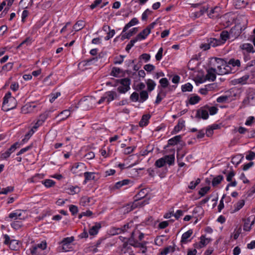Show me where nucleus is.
<instances>
[{
  "instance_id": "obj_1",
  "label": "nucleus",
  "mask_w": 255,
  "mask_h": 255,
  "mask_svg": "<svg viewBox=\"0 0 255 255\" xmlns=\"http://www.w3.org/2000/svg\"><path fill=\"white\" fill-rule=\"evenodd\" d=\"M213 66H216L217 69L213 67H211L207 70V74L205 76L206 79L208 81H214L216 78V74L218 75H224L227 74V71L225 68H222L221 64H217L214 61L211 62Z\"/></svg>"
},
{
  "instance_id": "obj_2",
  "label": "nucleus",
  "mask_w": 255,
  "mask_h": 255,
  "mask_svg": "<svg viewBox=\"0 0 255 255\" xmlns=\"http://www.w3.org/2000/svg\"><path fill=\"white\" fill-rule=\"evenodd\" d=\"M215 62L218 64H221L222 68H225L227 71V73L229 72L233 73L231 67L235 68L237 67V70H238L239 68L241 66V62L239 59H235L234 58L230 59L229 61L225 65V61L221 58H215Z\"/></svg>"
},
{
  "instance_id": "obj_3",
  "label": "nucleus",
  "mask_w": 255,
  "mask_h": 255,
  "mask_svg": "<svg viewBox=\"0 0 255 255\" xmlns=\"http://www.w3.org/2000/svg\"><path fill=\"white\" fill-rule=\"evenodd\" d=\"M96 102V100L94 97H85L78 102L77 108L79 107L83 110H89L94 107Z\"/></svg>"
},
{
  "instance_id": "obj_4",
  "label": "nucleus",
  "mask_w": 255,
  "mask_h": 255,
  "mask_svg": "<svg viewBox=\"0 0 255 255\" xmlns=\"http://www.w3.org/2000/svg\"><path fill=\"white\" fill-rule=\"evenodd\" d=\"M237 30V29L236 26L232 27L229 33L227 31L224 30L221 33L220 37L224 41H226L228 39L231 37L236 38L240 34L239 31H238L237 33L236 32Z\"/></svg>"
},
{
  "instance_id": "obj_5",
  "label": "nucleus",
  "mask_w": 255,
  "mask_h": 255,
  "mask_svg": "<svg viewBox=\"0 0 255 255\" xmlns=\"http://www.w3.org/2000/svg\"><path fill=\"white\" fill-rule=\"evenodd\" d=\"M9 102L13 103V105L12 106L7 105V108L5 109V111H8L11 109H13L16 107V100L14 97H11L10 92H8L4 96L3 98L2 108H5L6 105L8 104Z\"/></svg>"
},
{
  "instance_id": "obj_6",
  "label": "nucleus",
  "mask_w": 255,
  "mask_h": 255,
  "mask_svg": "<svg viewBox=\"0 0 255 255\" xmlns=\"http://www.w3.org/2000/svg\"><path fill=\"white\" fill-rule=\"evenodd\" d=\"M117 97V94L114 91H108L105 93L104 95L101 97L100 100L97 102L98 104H101L103 103L105 100H107V103L109 104L111 101H113Z\"/></svg>"
},
{
  "instance_id": "obj_7",
  "label": "nucleus",
  "mask_w": 255,
  "mask_h": 255,
  "mask_svg": "<svg viewBox=\"0 0 255 255\" xmlns=\"http://www.w3.org/2000/svg\"><path fill=\"white\" fill-rule=\"evenodd\" d=\"M27 217L26 212L22 210H16L9 215V218L14 220H24Z\"/></svg>"
},
{
  "instance_id": "obj_8",
  "label": "nucleus",
  "mask_w": 255,
  "mask_h": 255,
  "mask_svg": "<svg viewBox=\"0 0 255 255\" xmlns=\"http://www.w3.org/2000/svg\"><path fill=\"white\" fill-rule=\"evenodd\" d=\"M74 240V237H67L64 238L61 244L62 246V250L64 252H68L72 248L71 243Z\"/></svg>"
},
{
  "instance_id": "obj_9",
  "label": "nucleus",
  "mask_w": 255,
  "mask_h": 255,
  "mask_svg": "<svg viewBox=\"0 0 255 255\" xmlns=\"http://www.w3.org/2000/svg\"><path fill=\"white\" fill-rule=\"evenodd\" d=\"M86 168L85 164L83 163H76L71 167V170L73 173L81 175L82 171Z\"/></svg>"
},
{
  "instance_id": "obj_10",
  "label": "nucleus",
  "mask_w": 255,
  "mask_h": 255,
  "mask_svg": "<svg viewBox=\"0 0 255 255\" xmlns=\"http://www.w3.org/2000/svg\"><path fill=\"white\" fill-rule=\"evenodd\" d=\"M209 110L207 109L206 107L201 108L197 111L195 116L196 118H202L203 120H207L209 117Z\"/></svg>"
},
{
  "instance_id": "obj_11",
  "label": "nucleus",
  "mask_w": 255,
  "mask_h": 255,
  "mask_svg": "<svg viewBox=\"0 0 255 255\" xmlns=\"http://www.w3.org/2000/svg\"><path fill=\"white\" fill-rule=\"evenodd\" d=\"M36 107V105L33 103H27L21 108V113L24 114H26L33 112Z\"/></svg>"
},
{
  "instance_id": "obj_12",
  "label": "nucleus",
  "mask_w": 255,
  "mask_h": 255,
  "mask_svg": "<svg viewBox=\"0 0 255 255\" xmlns=\"http://www.w3.org/2000/svg\"><path fill=\"white\" fill-rule=\"evenodd\" d=\"M200 242L194 244V246L196 248H202L208 245L211 241L210 239L206 238L205 236H202L200 237Z\"/></svg>"
},
{
  "instance_id": "obj_13",
  "label": "nucleus",
  "mask_w": 255,
  "mask_h": 255,
  "mask_svg": "<svg viewBox=\"0 0 255 255\" xmlns=\"http://www.w3.org/2000/svg\"><path fill=\"white\" fill-rule=\"evenodd\" d=\"M220 12L221 8L218 6H215L210 10L208 15L210 18H216L220 17Z\"/></svg>"
},
{
  "instance_id": "obj_14",
  "label": "nucleus",
  "mask_w": 255,
  "mask_h": 255,
  "mask_svg": "<svg viewBox=\"0 0 255 255\" xmlns=\"http://www.w3.org/2000/svg\"><path fill=\"white\" fill-rule=\"evenodd\" d=\"M94 202L93 199L88 196L82 197L80 201V204L83 206H88L93 205Z\"/></svg>"
},
{
  "instance_id": "obj_15",
  "label": "nucleus",
  "mask_w": 255,
  "mask_h": 255,
  "mask_svg": "<svg viewBox=\"0 0 255 255\" xmlns=\"http://www.w3.org/2000/svg\"><path fill=\"white\" fill-rule=\"evenodd\" d=\"M85 182L89 180H95L99 178L98 174L95 172H85L84 173Z\"/></svg>"
},
{
  "instance_id": "obj_16",
  "label": "nucleus",
  "mask_w": 255,
  "mask_h": 255,
  "mask_svg": "<svg viewBox=\"0 0 255 255\" xmlns=\"http://www.w3.org/2000/svg\"><path fill=\"white\" fill-rule=\"evenodd\" d=\"M71 115V111L70 109L65 110L62 111L60 114H59L56 118H59V122H60L62 121H64L67 119Z\"/></svg>"
},
{
  "instance_id": "obj_17",
  "label": "nucleus",
  "mask_w": 255,
  "mask_h": 255,
  "mask_svg": "<svg viewBox=\"0 0 255 255\" xmlns=\"http://www.w3.org/2000/svg\"><path fill=\"white\" fill-rule=\"evenodd\" d=\"M185 121L182 119L178 121V124L174 127V128L172 131V134H175L180 131L184 127Z\"/></svg>"
},
{
  "instance_id": "obj_18",
  "label": "nucleus",
  "mask_w": 255,
  "mask_h": 255,
  "mask_svg": "<svg viewBox=\"0 0 255 255\" xmlns=\"http://www.w3.org/2000/svg\"><path fill=\"white\" fill-rule=\"evenodd\" d=\"M254 224V220L251 221L250 218H248L244 220V225L243 229L246 231H250L251 229L252 226Z\"/></svg>"
},
{
  "instance_id": "obj_19",
  "label": "nucleus",
  "mask_w": 255,
  "mask_h": 255,
  "mask_svg": "<svg viewBox=\"0 0 255 255\" xmlns=\"http://www.w3.org/2000/svg\"><path fill=\"white\" fill-rule=\"evenodd\" d=\"M150 33V28L146 27L136 37L138 40L144 39Z\"/></svg>"
},
{
  "instance_id": "obj_20",
  "label": "nucleus",
  "mask_w": 255,
  "mask_h": 255,
  "mask_svg": "<svg viewBox=\"0 0 255 255\" xmlns=\"http://www.w3.org/2000/svg\"><path fill=\"white\" fill-rule=\"evenodd\" d=\"M137 31V28L134 27L130 29L128 33H123L122 32L121 39L122 40L125 39H129L133 34L136 33Z\"/></svg>"
},
{
  "instance_id": "obj_21",
  "label": "nucleus",
  "mask_w": 255,
  "mask_h": 255,
  "mask_svg": "<svg viewBox=\"0 0 255 255\" xmlns=\"http://www.w3.org/2000/svg\"><path fill=\"white\" fill-rule=\"evenodd\" d=\"M231 94L229 92H227L226 95L221 96L217 99V102L219 103H224L229 101H231Z\"/></svg>"
},
{
  "instance_id": "obj_22",
  "label": "nucleus",
  "mask_w": 255,
  "mask_h": 255,
  "mask_svg": "<svg viewBox=\"0 0 255 255\" xmlns=\"http://www.w3.org/2000/svg\"><path fill=\"white\" fill-rule=\"evenodd\" d=\"M103 30L105 31L109 30V31L107 33V35L105 37L106 40H108L114 36L115 34V31L114 29L110 30V27L108 25H104L103 27Z\"/></svg>"
},
{
  "instance_id": "obj_23",
  "label": "nucleus",
  "mask_w": 255,
  "mask_h": 255,
  "mask_svg": "<svg viewBox=\"0 0 255 255\" xmlns=\"http://www.w3.org/2000/svg\"><path fill=\"white\" fill-rule=\"evenodd\" d=\"M136 234H138V240L139 241H141L144 236V235L143 233L140 232L138 230H134V231H132L131 234L130 238L129 239V241L130 242H135L134 240V235Z\"/></svg>"
},
{
  "instance_id": "obj_24",
  "label": "nucleus",
  "mask_w": 255,
  "mask_h": 255,
  "mask_svg": "<svg viewBox=\"0 0 255 255\" xmlns=\"http://www.w3.org/2000/svg\"><path fill=\"white\" fill-rule=\"evenodd\" d=\"M182 138L181 135L174 136L168 140V145H175L179 143Z\"/></svg>"
},
{
  "instance_id": "obj_25",
  "label": "nucleus",
  "mask_w": 255,
  "mask_h": 255,
  "mask_svg": "<svg viewBox=\"0 0 255 255\" xmlns=\"http://www.w3.org/2000/svg\"><path fill=\"white\" fill-rule=\"evenodd\" d=\"M138 23V19L134 17L131 19V20L124 27L122 32H125L129 27L137 24Z\"/></svg>"
},
{
  "instance_id": "obj_26",
  "label": "nucleus",
  "mask_w": 255,
  "mask_h": 255,
  "mask_svg": "<svg viewBox=\"0 0 255 255\" xmlns=\"http://www.w3.org/2000/svg\"><path fill=\"white\" fill-rule=\"evenodd\" d=\"M101 228V225L99 223H95L89 230V233L91 235H95L98 233L99 230Z\"/></svg>"
},
{
  "instance_id": "obj_27",
  "label": "nucleus",
  "mask_w": 255,
  "mask_h": 255,
  "mask_svg": "<svg viewBox=\"0 0 255 255\" xmlns=\"http://www.w3.org/2000/svg\"><path fill=\"white\" fill-rule=\"evenodd\" d=\"M150 118V115H144L142 116L141 120H140L139 125L140 127H143L147 125L148 120Z\"/></svg>"
},
{
  "instance_id": "obj_28",
  "label": "nucleus",
  "mask_w": 255,
  "mask_h": 255,
  "mask_svg": "<svg viewBox=\"0 0 255 255\" xmlns=\"http://www.w3.org/2000/svg\"><path fill=\"white\" fill-rule=\"evenodd\" d=\"M192 233L193 232L191 230H189L186 232L184 233L182 236L181 242L182 243H186L187 242V239L190 237Z\"/></svg>"
},
{
  "instance_id": "obj_29",
  "label": "nucleus",
  "mask_w": 255,
  "mask_h": 255,
  "mask_svg": "<svg viewBox=\"0 0 255 255\" xmlns=\"http://www.w3.org/2000/svg\"><path fill=\"white\" fill-rule=\"evenodd\" d=\"M248 3V0H236L235 5L237 8H241L245 7Z\"/></svg>"
},
{
  "instance_id": "obj_30",
  "label": "nucleus",
  "mask_w": 255,
  "mask_h": 255,
  "mask_svg": "<svg viewBox=\"0 0 255 255\" xmlns=\"http://www.w3.org/2000/svg\"><path fill=\"white\" fill-rule=\"evenodd\" d=\"M68 192L69 194L74 195L75 194H77L80 191V188L77 186H70L68 189Z\"/></svg>"
},
{
  "instance_id": "obj_31",
  "label": "nucleus",
  "mask_w": 255,
  "mask_h": 255,
  "mask_svg": "<svg viewBox=\"0 0 255 255\" xmlns=\"http://www.w3.org/2000/svg\"><path fill=\"white\" fill-rule=\"evenodd\" d=\"M241 48L243 50H246L248 52H254V47L250 43H244L241 45Z\"/></svg>"
},
{
  "instance_id": "obj_32",
  "label": "nucleus",
  "mask_w": 255,
  "mask_h": 255,
  "mask_svg": "<svg viewBox=\"0 0 255 255\" xmlns=\"http://www.w3.org/2000/svg\"><path fill=\"white\" fill-rule=\"evenodd\" d=\"M84 22L83 20H79L73 26V28L75 31H78L84 28Z\"/></svg>"
},
{
  "instance_id": "obj_33",
  "label": "nucleus",
  "mask_w": 255,
  "mask_h": 255,
  "mask_svg": "<svg viewBox=\"0 0 255 255\" xmlns=\"http://www.w3.org/2000/svg\"><path fill=\"white\" fill-rule=\"evenodd\" d=\"M129 182L130 180L128 179H124L122 181H119L115 184L114 188L115 189H119L124 185H128Z\"/></svg>"
},
{
  "instance_id": "obj_34",
  "label": "nucleus",
  "mask_w": 255,
  "mask_h": 255,
  "mask_svg": "<svg viewBox=\"0 0 255 255\" xmlns=\"http://www.w3.org/2000/svg\"><path fill=\"white\" fill-rule=\"evenodd\" d=\"M19 4L22 5V8H27L33 4V0H21Z\"/></svg>"
},
{
  "instance_id": "obj_35",
  "label": "nucleus",
  "mask_w": 255,
  "mask_h": 255,
  "mask_svg": "<svg viewBox=\"0 0 255 255\" xmlns=\"http://www.w3.org/2000/svg\"><path fill=\"white\" fill-rule=\"evenodd\" d=\"M140 98L139 100V102L143 103L145 101H146L148 98V94L147 91H142L139 94Z\"/></svg>"
},
{
  "instance_id": "obj_36",
  "label": "nucleus",
  "mask_w": 255,
  "mask_h": 255,
  "mask_svg": "<svg viewBox=\"0 0 255 255\" xmlns=\"http://www.w3.org/2000/svg\"><path fill=\"white\" fill-rule=\"evenodd\" d=\"M147 90L148 91H152L156 86V83L151 79H148L146 81Z\"/></svg>"
},
{
  "instance_id": "obj_37",
  "label": "nucleus",
  "mask_w": 255,
  "mask_h": 255,
  "mask_svg": "<svg viewBox=\"0 0 255 255\" xmlns=\"http://www.w3.org/2000/svg\"><path fill=\"white\" fill-rule=\"evenodd\" d=\"M9 247L12 250H17L18 248V242L17 240H12L10 241Z\"/></svg>"
},
{
  "instance_id": "obj_38",
  "label": "nucleus",
  "mask_w": 255,
  "mask_h": 255,
  "mask_svg": "<svg viewBox=\"0 0 255 255\" xmlns=\"http://www.w3.org/2000/svg\"><path fill=\"white\" fill-rule=\"evenodd\" d=\"M165 162L167 163L169 165H172L174 162L175 157L174 154L170 155H166L164 156Z\"/></svg>"
},
{
  "instance_id": "obj_39",
  "label": "nucleus",
  "mask_w": 255,
  "mask_h": 255,
  "mask_svg": "<svg viewBox=\"0 0 255 255\" xmlns=\"http://www.w3.org/2000/svg\"><path fill=\"white\" fill-rule=\"evenodd\" d=\"M223 179L222 175H218L213 178L212 184L213 186H216L218 185Z\"/></svg>"
},
{
  "instance_id": "obj_40",
  "label": "nucleus",
  "mask_w": 255,
  "mask_h": 255,
  "mask_svg": "<svg viewBox=\"0 0 255 255\" xmlns=\"http://www.w3.org/2000/svg\"><path fill=\"white\" fill-rule=\"evenodd\" d=\"M22 220H14L11 224V227L15 229V230H18L19 229L21 226H22V222H21Z\"/></svg>"
},
{
  "instance_id": "obj_41",
  "label": "nucleus",
  "mask_w": 255,
  "mask_h": 255,
  "mask_svg": "<svg viewBox=\"0 0 255 255\" xmlns=\"http://www.w3.org/2000/svg\"><path fill=\"white\" fill-rule=\"evenodd\" d=\"M149 203V200L148 199H144L142 201L139 200H134V204L136 206H139V207H142L144 206L145 205L148 204Z\"/></svg>"
},
{
  "instance_id": "obj_42",
  "label": "nucleus",
  "mask_w": 255,
  "mask_h": 255,
  "mask_svg": "<svg viewBox=\"0 0 255 255\" xmlns=\"http://www.w3.org/2000/svg\"><path fill=\"white\" fill-rule=\"evenodd\" d=\"M121 85L128 88H130V80L128 78L122 79L119 80Z\"/></svg>"
},
{
  "instance_id": "obj_43",
  "label": "nucleus",
  "mask_w": 255,
  "mask_h": 255,
  "mask_svg": "<svg viewBox=\"0 0 255 255\" xmlns=\"http://www.w3.org/2000/svg\"><path fill=\"white\" fill-rule=\"evenodd\" d=\"M245 205V201L244 200H239L236 204H235L234 212H236L240 210Z\"/></svg>"
},
{
  "instance_id": "obj_44",
  "label": "nucleus",
  "mask_w": 255,
  "mask_h": 255,
  "mask_svg": "<svg viewBox=\"0 0 255 255\" xmlns=\"http://www.w3.org/2000/svg\"><path fill=\"white\" fill-rule=\"evenodd\" d=\"M165 158L163 157L160 158L155 161V165L158 168L163 167L165 164Z\"/></svg>"
},
{
  "instance_id": "obj_45",
  "label": "nucleus",
  "mask_w": 255,
  "mask_h": 255,
  "mask_svg": "<svg viewBox=\"0 0 255 255\" xmlns=\"http://www.w3.org/2000/svg\"><path fill=\"white\" fill-rule=\"evenodd\" d=\"M181 89L182 92H190L192 90L193 86L190 83H188L185 85H182Z\"/></svg>"
},
{
  "instance_id": "obj_46",
  "label": "nucleus",
  "mask_w": 255,
  "mask_h": 255,
  "mask_svg": "<svg viewBox=\"0 0 255 255\" xmlns=\"http://www.w3.org/2000/svg\"><path fill=\"white\" fill-rule=\"evenodd\" d=\"M166 94L165 92L161 91L157 96L155 103L158 104L161 100L165 97Z\"/></svg>"
},
{
  "instance_id": "obj_47",
  "label": "nucleus",
  "mask_w": 255,
  "mask_h": 255,
  "mask_svg": "<svg viewBox=\"0 0 255 255\" xmlns=\"http://www.w3.org/2000/svg\"><path fill=\"white\" fill-rule=\"evenodd\" d=\"M145 195L146 193H145V190L142 189L135 196V200H141L145 196Z\"/></svg>"
},
{
  "instance_id": "obj_48",
  "label": "nucleus",
  "mask_w": 255,
  "mask_h": 255,
  "mask_svg": "<svg viewBox=\"0 0 255 255\" xmlns=\"http://www.w3.org/2000/svg\"><path fill=\"white\" fill-rule=\"evenodd\" d=\"M122 73V70L120 68L113 67L111 75L114 77H118Z\"/></svg>"
},
{
  "instance_id": "obj_49",
  "label": "nucleus",
  "mask_w": 255,
  "mask_h": 255,
  "mask_svg": "<svg viewBox=\"0 0 255 255\" xmlns=\"http://www.w3.org/2000/svg\"><path fill=\"white\" fill-rule=\"evenodd\" d=\"M43 184L46 187H51L55 184V182L51 179H46L42 181Z\"/></svg>"
},
{
  "instance_id": "obj_50",
  "label": "nucleus",
  "mask_w": 255,
  "mask_h": 255,
  "mask_svg": "<svg viewBox=\"0 0 255 255\" xmlns=\"http://www.w3.org/2000/svg\"><path fill=\"white\" fill-rule=\"evenodd\" d=\"M14 188L12 186H8L4 188H2L1 190L0 191V194H7L9 192H11L13 191Z\"/></svg>"
},
{
  "instance_id": "obj_51",
  "label": "nucleus",
  "mask_w": 255,
  "mask_h": 255,
  "mask_svg": "<svg viewBox=\"0 0 255 255\" xmlns=\"http://www.w3.org/2000/svg\"><path fill=\"white\" fill-rule=\"evenodd\" d=\"M138 40L136 37L134 39H132L130 41V42L127 44L126 47V50L127 52H128L129 50L131 48V47L134 45V43L137 42Z\"/></svg>"
},
{
  "instance_id": "obj_52",
  "label": "nucleus",
  "mask_w": 255,
  "mask_h": 255,
  "mask_svg": "<svg viewBox=\"0 0 255 255\" xmlns=\"http://www.w3.org/2000/svg\"><path fill=\"white\" fill-rule=\"evenodd\" d=\"M207 41H208L210 47H215L218 45L220 43V41L215 38H210V39H208Z\"/></svg>"
},
{
  "instance_id": "obj_53",
  "label": "nucleus",
  "mask_w": 255,
  "mask_h": 255,
  "mask_svg": "<svg viewBox=\"0 0 255 255\" xmlns=\"http://www.w3.org/2000/svg\"><path fill=\"white\" fill-rule=\"evenodd\" d=\"M152 11L149 9H146L142 14L141 19L143 21L146 20L147 17L148 15H150L152 13Z\"/></svg>"
},
{
  "instance_id": "obj_54",
  "label": "nucleus",
  "mask_w": 255,
  "mask_h": 255,
  "mask_svg": "<svg viewBox=\"0 0 255 255\" xmlns=\"http://www.w3.org/2000/svg\"><path fill=\"white\" fill-rule=\"evenodd\" d=\"M125 57L124 55H120L119 56L116 57L114 58V63L115 64H121L124 61V59Z\"/></svg>"
},
{
  "instance_id": "obj_55",
  "label": "nucleus",
  "mask_w": 255,
  "mask_h": 255,
  "mask_svg": "<svg viewBox=\"0 0 255 255\" xmlns=\"http://www.w3.org/2000/svg\"><path fill=\"white\" fill-rule=\"evenodd\" d=\"M147 242H143L142 243H137L135 241V242L133 243H130V245L136 248H145V246L146 245Z\"/></svg>"
},
{
  "instance_id": "obj_56",
  "label": "nucleus",
  "mask_w": 255,
  "mask_h": 255,
  "mask_svg": "<svg viewBox=\"0 0 255 255\" xmlns=\"http://www.w3.org/2000/svg\"><path fill=\"white\" fill-rule=\"evenodd\" d=\"M200 100V98L198 96L191 97L189 99V103L191 105L197 104Z\"/></svg>"
},
{
  "instance_id": "obj_57",
  "label": "nucleus",
  "mask_w": 255,
  "mask_h": 255,
  "mask_svg": "<svg viewBox=\"0 0 255 255\" xmlns=\"http://www.w3.org/2000/svg\"><path fill=\"white\" fill-rule=\"evenodd\" d=\"M34 132V130H33V128H31L27 134H25L24 138L22 140V142L24 143L26 142L29 138L32 136V135Z\"/></svg>"
},
{
  "instance_id": "obj_58",
  "label": "nucleus",
  "mask_w": 255,
  "mask_h": 255,
  "mask_svg": "<svg viewBox=\"0 0 255 255\" xmlns=\"http://www.w3.org/2000/svg\"><path fill=\"white\" fill-rule=\"evenodd\" d=\"M130 99L134 102L138 101L139 100V95L137 93L134 92L132 93V94L130 96Z\"/></svg>"
},
{
  "instance_id": "obj_59",
  "label": "nucleus",
  "mask_w": 255,
  "mask_h": 255,
  "mask_svg": "<svg viewBox=\"0 0 255 255\" xmlns=\"http://www.w3.org/2000/svg\"><path fill=\"white\" fill-rule=\"evenodd\" d=\"M159 83L161 86L164 88L167 87L169 85V82L166 78H161L159 80Z\"/></svg>"
},
{
  "instance_id": "obj_60",
  "label": "nucleus",
  "mask_w": 255,
  "mask_h": 255,
  "mask_svg": "<svg viewBox=\"0 0 255 255\" xmlns=\"http://www.w3.org/2000/svg\"><path fill=\"white\" fill-rule=\"evenodd\" d=\"M128 243L127 242H125L123 245L119 247V250L120 251V253L121 254H125L127 253V246H128Z\"/></svg>"
},
{
  "instance_id": "obj_61",
  "label": "nucleus",
  "mask_w": 255,
  "mask_h": 255,
  "mask_svg": "<svg viewBox=\"0 0 255 255\" xmlns=\"http://www.w3.org/2000/svg\"><path fill=\"white\" fill-rule=\"evenodd\" d=\"M249 76L246 75L242 77H241L238 79V83L241 84H245L246 83L247 81L249 79Z\"/></svg>"
},
{
  "instance_id": "obj_62",
  "label": "nucleus",
  "mask_w": 255,
  "mask_h": 255,
  "mask_svg": "<svg viewBox=\"0 0 255 255\" xmlns=\"http://www.w3.org/2000/svg\"><path fill=\"white\" fill-rule=\"evenodd\" d=\"M207 108V109L209 110V112L210 113V114L211 115H215L217 113L218 109L214 106L213 107H208L206 106Z\"/></svg>"
},
{
  "instance_id": "obj_63",
  "label": "nucleus",
  "mask_w": 255,
  "mask_h": 255,
  "mask_svg": "<svg viewBox=\"0 0 255 255\" xmlns=\"http://www.w3.org/2000/svg\"><path fill=\"white\" fill-rule=\"evenodd\" d=\"M210 190V187L208 186H206L201 188V189L199 191V194L201 196H203L205 195Z\"/></svg>"
},
{
  "instance_id": "obj_64",
  "label": "nucleus",
  "mask_w": 255,
  "mask_h": 255,
  "mask_svg": "<svg viewBox=\"0 0 255 255\" xmlns=\"http://www.w3.org/2000/svg\"><path fill=\"white\" fill-rule=\"evenodd\" d=\"M255 158V152L252 151H249L248 154L246 155V158L248 160H252Z\"/></svg>"
}]
</instances>
